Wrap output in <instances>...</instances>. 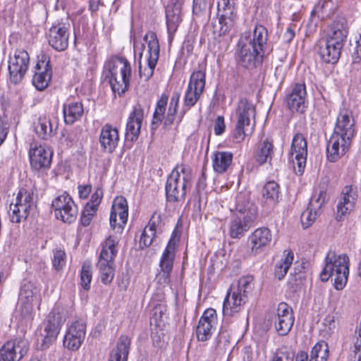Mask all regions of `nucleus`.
<instances>
[{
  "label": "nucleus",
  "mask_w": 361,
  "mask_h": 361,
  "mask_svg": "<svg viewBox=\"0 0 361 361\" xmlns=\"http://www.w3.org/2000/svg\"><path fill=\"white\" fill-rule=\"evenodd\" d=\"M235 214L231 219L229 235L240 239L250 229L257 215V207L248 199L246 193H239L235 197Z\"/></svg>",
  "instance_id": "1"
},
{
  "label": "nucleus",
  "mask_w": 361,
  "mask_h": 361,
  "mask_svg": "<svg viewBox=\"0 0 361 361\" xmlns=\"http://www.w3.org/2000/svg\"><path fill=\"white\" fill-rule=\"evenodd\" d=\"M347 35L348 29L343 23L332 25L326 37L319 44L318 53L324 63L334 64L338 61Z\"/></svg>",
  "instance_id": "2"
},
{
  "label": "nucleus",
  "mask_w": 361,
  "mask_h": 361,
  "mask_svg": "<svg viewBox=\"0 0 361 361\" xmlns=\"http://www.w3.org/2000/svg\"><path fill=\"white\" fill-rule=\"evenodd\" d=\"M349 275V258L345 254L337 255L329 251L325 257V264L320 274L322 281L330 278L334 281L336 290H343L348 282Z\"/></svg>",
  "instance_id": "3"
},
{
  "label": "nucleus",
  "mask_w": 361,
  "mask_h": 361,
  "mask_svg": "<svg viewBox=\"0 0 361 361\" xmlns=\"http://www.w3.org/2000/svg\"><path fill=\"white\" fill-rule=\"evenodd\" d=\"M147 48L141 44L140 48L135 42L134 47L139 52V74L141 79L147 81L153 75L154 68L159 57V44L155 32L149 31L144 36Z\"/></svg>",
  "instance_id": "4"
},
{
  "label": "nucleus",
  "mask_w": 361,
  "mask_h": 361,
  "mask_svg": "<svg viewBox=\"0 0 361 361\" xmlns=\"http://www.w3.org/2000/svg\"><path fill=\"white\" fill-rule=\"evenodd\" d=\"M192 176L189 166L177 165L171 171L166 183V195L169 202H176L184 200L191 186Z\"/></svg>",
  "instance_id": "5"
},
{
  "label": "nucleus",
  "mask_w": 361,
  "mask_h": 361,
  "mask_svg": "<svg viewBox=\"0 0 361 361\" xmlns=\"http://www.w3.org/2000/svg\"><path fill=\"white\" fill-rule=\"evenodd\" d=\"M118 239L109 235L104 242L97 268L104 284L111 283L115 273V257L118 251Z\"/></svg>",
  "instance_id": "6"
},
{
  "label": "nucleus",
  "mask_w": 361,
  "mask_h": 361,
  "mask_svg": "<svg viewBox=\"0 0 361 361\" xmlns=\"http://www.w3.org/2000/svg\"><path fill=\"white\" fill-rule=\"evenodd\" d=\"M235 117L236 124L233 137L236 142H240L253 132L255 118L254 105L246 99H240L235 110Z\"/></svg>",
  "instance_id": "7"
},
{
  "label": "nucleus",
  "mask_w": 361,
  "mask_h": 361,
  "mask_svg": "<svg viewBox=\"0 0 361 361\" xmlns=\"http://www.w3.org/2000/svg\"><path fill=\"white\" fill-rule=\"evenodd\" d=\"M109 83L112 91L118 95L124 94L129 87L131 66L126 59L116 57L109 65Z\"/></svg>",
  "instance_id": "8"
},
{
  "label": "nucleus",
  "mask_w": 361,
  "mask_h": 361,
  "mask_svg": "<svg viewBox=\"0 0 361 361\" xmlns=\"http://www.w3.org/2000/svg\"><path fill=\"white\" fill-rule=\"evenodd\" d=\"M55 216L64 223H73L78 216V207L66 192L58 195L51 203Z\"/></svg>",
  "instance_id": "9"
},
{
  "label": "nucleus",
  "mask_w": 361,
  "mask_h": 361,
  "mask_svg": "<svg viewBox=\"0 0 361 361\" xmlns=\"http://www.w3.org/2000/svg\"><path fill=\"white\" fill-rule=\"evenodd\" d=\"M307 142L302 133H296L292 140L289 160L293 162L295 173L301 175L306 166Z\"/></svg>",
  "instance_id": "10"
},
{
  "label": "nucleus",
  "mask_w": 361,
  "mask_h": 361,
  "mask_svg": "<svg viewBox=\"0 0 361 361\" xmlns=\"http://www.w3.org/2000/svg\"><path fill=\"white\" fill-rule=\"evenodd\" d=\"M205 83L206 74L204 71H196L191 74L184 97V106L188 109L193 106L200 99L204 90Z\"/></svg>",
  "instance_id": "11"
},
{
  "label": "nucleus",
  "mask_w": 361,
  "mask_h": 361,
  "mask_svg": "<svg viewBox=\"0 0 361 361\" xmlns=\"http://www.w3.org/2000/svg\"><path fill=\"white\" fill-rule=\"evenodd\" d=\"M30 66V56L24 49H16L13 56L9 57L8 71L10 80L14 84L20 82Z\"/></svg>",
  "instance_id": "12"
},
{
  "label": "nucleus",
  "mask_w": 361,
  "mask_h": 361,
  "mask_svg": "<svg viewBox=\"0 0 361 361\" xmlns=\"http://www.w3.org/2000/svg\"><path fill=\"white\" fill-rule=\"evenodd\" d=\"M262 51L252 47L250 41L240 38L236 56L238 62L247 68H253L262 61Z\"/></svg>",
  "instance_id": "13"
},
{
  "label": "nucleus",
  "mask_w": 361,
  "mask_h": 361,
  "mask_svg": "<svg viewBox=\"0 0 361 361\" xmlns=\"http://www.w3.org/2000/svg\"><path fill=\"white\" fill-rule=\"evenodd\" d=\"M276 331L279 336H286L291 330L295 317L290 306L286 302L278 305L272 318Z\"/></svg>",
  "instance_id": "14"
},
{
  "label": "nucleus",
  "mask_w": 361,
  "mask_h": 361,
  "mask_svg": "<svg viewBox=\"0 0 361 361\" xmlns=\"http://www.w3.org/2000/svg\"><path fill=\"white\" fill-rule=\"evenodd\" d=\"M67 317L66 310L61 306H55L47 317L44 327V343H51L55 340Z\"/></svg>",
  "instance_id": "15"
},
{
  "label": "nucleus",
  "mask_w": 361,
  "mask_h": 361,
  "mask_svg": "<svg viewBox=\"0 0 361 361\" xmlns=\"http://www.w3.org/2000/svg\"><path fill=\"white\" fill-rule=\"evenodd\" d=\"M272 240L271 231L267 227L256 228L247 238V255L254 257L262 252Z\"/></svg>",
  "instance_id": "16"
},
{
  "label": "nucleus",
  "mask_w": 361,
  "mask_h": 361,
  "mask_svg": "<svg viewBox=\"0 0 361 361\" xmlns=\"http://www.w3.org/2000/svg\"><path fill=\"white\" fill-rule=\"evenodd\" d=\"M218 324L217 314L214 309H207L201 316L196 328V336L199 341H207L212 336Z\"/></svg>",
  "instance_id": "17"
},
{
  "label": "nucleus",
  "mask_w": 361,
  "mask_h": 361,
  "mask_svg": "<svg viewBox=\"0 0 361 361\" xmlns=\"http://www.w3.org/2000/svg\"><path fill=\"white\" fill-rule=\"evenodd\" d=\"M29 157L31 167L35 171H44L51 166L52 152L44 146L32 143L29 151Z\"/></svg>",
  "instance_id": "18"
},
{
  "label": "nucleus",
  "mask_w": 361,
  "mask_h": 361,
  "mask_svg": "<svg viewBox=\"0 0 361 361\" xmlns=\"http://www.w3.org/2000/svg\"><path fill=\"white\" fill-rule=\"evenodd\" d=\"M128 217V206L125 197H116L111 207L109 221L113 230L118 232L122 231L123 226L127 223Z\"/></svg>",
  "instance_id": "19"
},
{
  "label": "nucleus",
  "mask_w": 361,
  "mask_h": 361,
  "mask_svg": "<svg viewBox=\"0 0 361 361\" xmlns=\"http://www.w3.org/2000/svg\"><path fill=\"white\" fill-rule=\"evenodd\" d=\"M29 350L27 341H9L0 349V361H20Z\"/></svg>",
  "instance_id": "20"
},
{
  "label": "nucleus",
  "mask_w": 361,
  "mask_h": 361,
  "mask_svg": "<svg viewBox=\"0 0 361 361\" xmlns=\"http://www.w3.org/2000/svg\"><path fill=\"white\" fill-rule=\"evenodd\" d=\"M86 326L81 321L72 322L65 334L63 345L67 349L75 351L81 346L85 337Z\"/></svg>",
  "instance_id": "21"
},
{
  "label": "nucleus",
  "mask_w": 361,
  "mask_h": 361,
  "mask_svg": "<svg viewBox=\"0 0 361 361\" xmlns=\"http://www.w3.org/2000/svg\"><path fill=\"white\" fill-rule=\"evenodd\" d=\"M352 138L332 133L326 146V157L329 161L335 162L348 150Z\"/></svg>",
  "instance_id": "22"
},
{
  "label": "nucleus",
  "mask_w": 361,
  "mask_h": 361,
  "mask_svg": "<svg viewBox=\"0 0 361 361\" xmlns=\"http://www.w3.org/2000/svg\"><path fill=\"white\" fill-rule=\"evenodd\" d=\"M357 198V190L352 185L345 186L339 197L337 203L336 219L341 221L347 214L353 210Z\"/></svg>",
  "instance_id": "23"
},
{
  "label": "nucleus",
  "mask_w": 361,
  "mask_h": 361,
  "mask_svg": "<svg viewBox=\"0 0 361 361\" xmlns=\"http://www.w3.org/2000/svg\"><path fill=\"white\" fill-rule=\"evenodd\" d=\"M333 133L353 139L355 135V119L351 110H340Z\"/></svg>",
  "instance_id": "24"
},
{
  "label": "nucleus",
  "mask_w": 361,
  "mask_h": 361,
  "mask_svg": "<svg viewBox=\"0 0 361 361\" xmlns=\"http://www.w3.org/2000/svg\"><path fill=\"white\" fill-rule=\"evenodd\" d=\"M185 0H171L166 9V19L169 40L172 41L173 35L182 21L181 8Z\"/></svg>",
  "instance_id": "25"
},
{
  "label": "nucleus",
  "mask_w": 361,
  "mask_h": 361,
  "mask_svg": "<svg viewBox=\"0 0 361 361\" xmlns=\"http://www.w3.org/2000/svg\"><path fill=\"white\" fill-rule=\"evenodd\" d=\"M49 44L59 51H64L68 45L69 32L63 24L53 25L47 34Z\"/></svg>",
  "instance_id": "26"
},
{
  "label": "nucleus",
  "mask_w": 361,
  "mask_h": 361,
  "mask_svg": "<svg viewBox=\"0 0 361 361\" xmlns=\"http://www.w3.org/2000/svg\"><path fill=\"white\" fill-rule=\"evenodd\" d=\"M119 142L118 130L110 124H105L101 129L99 143L104 152L112 153Z\"/></svg>",
  "instance_id": "27"
},
{
  "label": "nucleus",
  "mask_w": 361,
  "mask_h": 361,
  "mask_svg": "<svg viewBox=\"0 0 361 361\" xmlns=\"http://www.w3.org/2000/svg\"><path fill=\"white\" fill-rule=\"evenodd\" d=\"M221 13L219 19L212 23V33L214 38L226 35L233 27L236 13L219 11Z\"/></svg>",
  "instance_id": "28"
},
{
  "label": "nucleus",
  "mask_w": 361,
  "mask_h": 361,
  "mask_svg": "<svg viewBox=\"0 0 361 361\" xmlns=\"http://www.w3.org/2000/svg\"><path fill=\"white\" fill-rule=\"evenodd\" d=\"M144 118V111L140 105L135 106L130 114L126 123V136L131 140H136L140 133Z\"/></svg>",
  "instance_id": "29"
},
{
  "label": "nucleus",
  "mask_w": 361,
  "mask_h": 361,
  "mask_svg": "<svg viewBox=\"0 0 361 361\" xmlns=\"http://www.w3.org/2000/svg\"><path fill=\"white\" fill-rule=\"evenodd\" d=\"M306 87L304 83H297L286 96V104L292 111L302 112L305 108Z\"/></svg>",
  "instance_id": "30"
},
{
  "label": "nucleus",
  "mask_w": 361,
  "mask_h": 361,
  "mask_svg": "<svg viewBox=\"0 0 361 361\" xmlns=\"http://www.w3.org/2000/svg\"><path fill=\"white\" fill-rule=\"evenodd\" d=\"M247 300L245 296L240 295L229 288L223 303L224 315L233 317L238 314Z\"/></svg>",
  "instance_id": "31"
},
{
  "label": "nucleus",
  "mask_w": 361,
  "mask_h": 361,
  "mask_svg": "<svg viewBox=\"0 0 361 361\" xmlns=\"http://www.w3.org/2000/svg\"><path fill=\"white\" fill-rule=\"evenodd\" d=\"M35 73L32 78L33 85L39 90H44L51 80V68L47 57L39 61L35 66Z\"/></svg>",
  "instance_id": "32"
},
{
  "label": "nucleus",
  "mask_w": 361,
  "mask_h": 361,
  "mask_svg": "<svg viewBox=\"0 0 361 361\" xmlns=\"http://www.w3.org/2000/svg\"><path fill=\"white\" fill-rule=\"evenodd\" d=\"M329 356V347L326 342H318L312 348L309 358L305 352L299 353L295 361H326Z\"/></svg>",
  "instance_id": "33"
},
{
  "label": "nucleus",
  "mask_w": 361,
  "mask_h": 361,
  "mask_svg": "<svg viewBox=\"0 0 361 361\" xmlns=\"http://www.w3.org/2000/svg\"><path fill=\"white\" fill-rule=\"evenodd\" d=\"M131 340L126 335H121L110 354L109 361H127Z\"/></svg>",
  "instance_id": "34"
},
{
  "label": "nucleus",
  "mask_w": 361,
  "mask_h": 361,
  "mask_svg": "<svg viewBox=\"0 0 361 361\" xmlns=\"http://www.w3.org/2000/svg\"><path fill=\"white\" fill-rule=\"evenodd\" d=\"M177 244L178 240H176L175 238H171L169 240L160 259V269L172 271Z\"/></svg>",
  "instance_id": "35"
},
{
  "label": "nucleus",
  "mask_w": 361,
  "mask_h": 361,
  "mask_svg": "<svg viewBox=\"0 0 361 361\" xmlns=\"http://www.w3.org/2000/svg\"><path fill=\"white\" fill-rule=\"evenodd\" d=\"M240 38L250 40L252 47L263 51L264 47L267 45L268 32L264 26L258 25L255 26L252 34L245 33Z\"/></svg>",
  "instance_id": "36"
},
{
  "label": "nucleus",
  "mask_w": 361,
  "mask_h": 361,
  "mask_svg": "<svg viewBox=\"0 0 361 361\" xmlns=\"http://www.w3.org/2000/svg\"><path fill=\"white\" fill-rule=\"evenodd\" d=\"M212 167L217 173H225L232 164L233 154L230 152L218 151L213 154Z\"/></svg>",
  "instance_id": "37"
},
{
  "label": "nucleus",
  "mask_w": 361,
  "mask_h": 361,
  "mask_svg": "<svg viewBox=\"0 0 361 361\" xmlns=\"http://www.w3.org/2000/svg\"><path fill=\"white\" fill-rule=\"evenodd\" d=\"M82 104L80 102H71L63 105L64 121L71 125L79 120L83 115Z\"/></svg>",
  "instance_id": "38"
},
{
  "label": "nucleus",
  "mask_w": 361,
  "mask_h": 361,
  "mask_svg": "<svg viewBox=\"0 0 361 361\" xmlns=\"http://www.w3.org/2000/svg\"><path fill=\"white\" fill-rule=\"evenodd\" d=\"M273 153L274 146L272 141L266 138L258 145L255 153V160L259 164H263L271 160Z\"/></svg>",
  "instance_id": "39"
},
{
  "label": "nucleus",
  "mask_w": 361,
  "mask_h": 361,
  "mask_svg": "<svg viewBox=\"0 0 361 361\" xmlns=\"http://www.w3.org/2000/svg\"><path fill=\"white\" fill-rule=\"evenodd\" d=\"M35 132L37 135L44 140L51 136L56 130V125L53 123L49 118L40 116L35 127Z\"/></svg>",
  "instance_id": "40"
},
{
  "label": "nucleus",
  "mask_w": 361,
  "mask_h": 361,
  "mask_svg": "<svg viewBox=\"0 0 361 361\" xmlns=\"http://www.w3.org/2000/svg\"><path fill=\"white\" fill-rule=\"evenodd\" d=\"M326 202V192L324 188H315L310 198L308 207L322 214V208Z\"/></svg>",
  "instance_id": "41"
},
{
  "label": "nucleus",
  "mask_w": 361,
  "mask_h": 361,
  "mask_svg": "<svg viewBox=\"0 0 361 361\" xmlns=\"http://www.w3.org/2000/svg\"><path fill=\"white\" fill-rule=\"evenodd\" d=\"M294 259V255L292 251H285L281 261L276 265L275 276L281 280L286 275Z\"/></svg>",
  "instance_id": "42"
},
{
  "label": "nucleus",
  "mask_w": 361,
  "mask_h": 361,
  "mask_svg": "<svg viewBox=\"0 0 361 361\" xmlns=\"http://www.w3.org/2000/svg\"><path fill=\"white\" fill-rule=\"evenodd\" d=\"M253 288V277L252 276H244L239 279L236 284H233L230 289L238 295L245 296L247 300V293Z\"/></svg>",
  "instance_id": "43"
},
{
  "label": "nucleus",
  "mask_w": 361,
  "mask_h": 361,
  "mask_svg": "<svg viewBox=\"0 0 361 361\" xmlns=\"http://www.w3.org/2000/svg\"><path fill=\"white\" fill-rule=\"evenodd\" d=\"M280 188L275 181L267 182L262 190V196L265 201L270 204H275L279 201Z\"/></svg>",
  "instance_id": "44"
},
{
  "label": "nucleus",
  "mask_w": 361,
  "mask_h": 361,
  "mask_svg": "<svg viewBox=\"0 0 361 361\" xmlns=\"http://www.w3.org/2000/svg\"><path fill=\"white\" fill-rule=\"evenodd\" d=\"M179 99L180 93L178 92H173L171 97L167 114L164 121V126L165 128L170 127L175 122Z\"/></svg>",
  "instance_id": "45"
},
{
  "label": "nucleus",
  "mask_w": 361,
  "mask_h": 361,
  "mask_svg": "<svg viewBox=\"0 0 361 361\" xmlns=\"http://www.w3.org/2000/svg\"><path fill=\"white\" fill-rule=\"evenodd\" d=\"M32 208L25 204L10 205V218L13 223H20L26 219Z\"/></svg>",
  "instance_id": "46"
},
{
  "label": "nucleus",
  "mask_w": 361,
  "mask_h": 361,
  "mask_svg": "<svg viewBox=\"0 0 361 361\" xmlns=\"http://www.w3.org/2000/svg\"><path fill=\"white\" fill-rule=\"evenodd\" d=\"M32 301V293L31 291H27L24 289H21L19 294L18 305L23 314H27L31 312L33 307Z\"/></svg>",
  "instance_id": "47"
},
{
  "label": "nucleus",
  "mask_w": 361,
  "mask_h": 361,
  "mask_svg": "<svg viewBox=\"0 0 361 361\" xmlns=\"http://www.w3.org/2000/svg\"><path fill=\"white\" fill-rule=\"evenodd\" d=\"M25 204L32 208L34 206L33 194L25 188H21L17 193L15 200L10 205Z\"/></svg>",
  "instance_id": "48"
},
{
  "label": "nucleus",
  "mask_w": 361,
  "mask_h": 361,
  "mask_svg": "<svg viewBox=\"0 0 361 361\" xmlns=\"http://www.w3.org/2000/svg\"><path fill=\"white\" fill-rule=\"evenodd\" d=\"M167 102L168 97L164 94H161L156 105L152 119V125L159 124L161 122L162 119L164 118V114L166 111Z\"/></svg>",
  "instance_id": "49"
},
{
  "label": "nucleus",
  "mask_w": 361,
  "mask_h": 361,
  "mask_svg": "<svg viewBox=\"0 0 361 361\" xmlns=\"http://www.w3.org/2000/svg\"><path fill=\"white\" fill-rule=\"evenodd\" d=\"M320 214L321 213L312 210L307 207V209L302 213L300 217L303 227L306 228L310 226Z\"/></svg>",
  "instance_id": "50"
},
{
  "label": "nucleus",
  "mask_w": 361,
  "mask_h": 361,
  "mask_svg": "<svg viewBox=\"0 0 361 361\" xmlns=\"http://www.w3.org/2000/svg\"><path fill=\"white\" fill-rule=\"evenodd\" d=\"M92 278L91 266L85 263L82 267L80 273V283L85 290H88L90 288Z\"/></svg>",
  "instance_id": "51"
},
{
  "label": "nucleus",
  "mask_w": 361,
  "mask_h": 361,
  "mask_svg": "<svg viewBox=\"0 0 361 361\" xmlns=\"http://www.w3.org/2000/svg\"><path fill=\"white\" fill-rule=\"evenodd\" d=\"M104 192L102 188H97L92 194L90 200L86 204L85 207L90 209H94L97 211L98 207L101 203Z\"/></svg>",
  "instance_id": "52"
},
{
  "label": "nucleus",
  "mask_w": 361,
  "mask_h": 361,
  "mask_svg": "<svg viewBox=\"0 0 361 361\" xmlns=\"http://www.w3.org/2000/svg\"><path fill=\"white\" fill-rule=\"evenodd\" d=\"M155 235L156 234L153 230L145 227L140 236V246L142 248L149 246L152 244Z\"/></svg>",
  "instance_id": "53"
},
{
  "label": "nucleus",
  "mask_w": 361,
  "mask_h": 361,
  "mask_svg": "<svg viewBox=\"0 0 361 361\" xmlns=\"http://www.w3.org/2000/svg\"><path fill=\"white\" fill-rule=\"evenodd\" d=\"M237 2L238 0H218V11L236 13Z\"/></svg>",
  "instance_id": "54"
},
{
  "label": "nucleus",
  "mask_w": 361,
  "mask_h": 361,
  "mask_svg": "<svg viewBox=\"0 0 361 361\" xmlns=\"http://www.w3.org/2000/svg\"><path fill=\"white\" fill-rule=\"evenodd\" d=\"M66 263V253L62 250H56L54 252L53 258V266L54 267L59 270Z\"/></svg>",
  "instance_id": "55"
},
{
  "label": "nucleus",
  "mask_w": 361,
  "mask_h": 361,
  "mask_svg": "<svg viewBox=\"0 0 361 361\" xmlns=\"http://www.w3.org/2000/svg\"><path fill=\"white\" fill-rule=\"evenodd\" d=\"M146 227L149 229L153 230L155 234L157 231H160L161 228V220L160 214L154 212L152 214L147 226Z\"/></svg>",
  "instance_id": "56"
},
{
  "label": "nucleus",
  "mask_w": 361,
  "mask_h": 361,
  "mask_svg": "<svg viewBox=\"0 0 361 361\" xmlns=\"http://www.w3.org/2000/svg\"><path fill=\"white\" fill-rule=\"evenodd\" d=\"M171 271L160 269L156 275V281L157 283L163 287L169 285L171 281Z\"/></svg>",
  "instance_id": "57"
},
{
  "label": "nucleus",
  "mask_w": 361,
  "mask_h": 361,
  "mask_svg": "<svg viewBox=\"0 0 361 361\" xmlns=\"http://www.w3.org/2000/svg\"><path fill=\"white\" fill-rule=\"evenodd\" d=\"M325 326V331L329 335H331L336 329V318L333 314H328L325 317L323 322Z\"/></svg>",
  "instance_id": "58"
},
{
  "label": "nucleus",
  "mask_w": 361,
  "mask_h": 361,
  "mask_svg": "<svg viewBox=\"0 0 361 361\" xmlns=\"http://www.w3.org/2000/svg\"><path fill=\"white\" fill-rule=\"evenodd\" d=\"M95 213L96 211H94V209H90L85 207L80 218V222L82 226H89Z\"/></svg>",
  "instance_id": "59"
},
{
  "label": "nucleus",
  "mask_w": 361,
  "mask_h": 361,
  "mask_svg": "<svg viewBox=\"0 0 361 361\" xmlns=\"http://www.w3.org/2000/svg\"><path fill=\"white\" fill-rule=\"evenodd\" d=\"M294 355L292 352L279 350L271 361H293Z\"/></svg>",
  "instance_id": "60"
},
{
  "label": "nucleus",
  "mask_w": 361,
  "mask_h": 361,
  "mask_svg": "<svg viewBox=\"0 0 361 361\" xmlns=\"http://www.w3.org/2000/svg\"><path fill=\"white\" fill-rule=\"evenodd\" d=\"M226 129L224 118L221 116H217L214 123V130L216 135H221Z\"/></svg>",
  "instance_id": "61"
},
{
  "label": "nucleus",
  "mask_w": 361,
  "mask_h": 361,
  "mask_svg": "<svg viewBox=\"0 0 361 361\" xmlns=\"http://www.w3.org/2000/svg\"><path fill=\"white\" fill-rule=\"evenodd\" d=\"M8 128L4 121L0 118V145L3 144L7 137Z\"/></svg>",
  "instance_id": "62"
},
{
  "label": "nucleus",
  "mask_w": 361,
  "mask_h": 361,
  "mask_svg": "<svg viewBox=\"0 0 361 361\" xmlns=\"http://www.w3.org/2000/svg\"><path fill=\"white\" fill-rule=\"evenodd\" d=\"M92 187L90 185H79L78 194L81 199H86L91 192Z\"/></svg>",
  "instance_id": "63"
},
{
  "label": "nucleus",
  "mask_w": 361,
  "mask_h": 361,
  "mask_svg": "<svg viewBox=\"0 0 361 361\" xmlns=\"http://www.w3.org/2000/svg\"><path fill=\"white\" fill-rule=\"evenodd\" d=\"M209 0H193V10L202 11L206 9Z\"/></svg>",
  "instance_id": "64"
}]
</instances>
